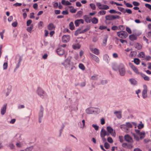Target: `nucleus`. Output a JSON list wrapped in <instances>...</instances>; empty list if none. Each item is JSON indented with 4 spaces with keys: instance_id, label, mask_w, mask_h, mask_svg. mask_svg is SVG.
Here are the masks:
<instances>
[{
    "instance_id": "6e6552de",
    "label": "nucleus",
    "mask_w": 151,
    "mask_h": 151,
    "mask_svg": "<svg viewBox=\"0 0 151 151\" xmlns=\"http://www.w3.org/2000/svg\"><path fill=\"white\" fill-rule=\"evenodd\" d=\"M106 130L108 134H110L112 137H115L116 136V132L111 127L108 126L106 127Z\"/></svg>"
},
{
    "instance_id": "864d4df0",
    "label": "nucleus",
    "mask_w": 151,
    "mask_h": 151,
    "mask_svg": "<svg viewBox=\"0 0 151 151\" xmlns=\"http://www.w3.org/2000/svg\"><path fill=\"white\" fill-rule=\"evenodd\" d=\"M104 146L106 149H107L109 148L110 147V145L109 143L107 142H105L104 144Z\"/></svg>"
},
{
    "instance_id": "f257e3e1",
    "label": "nucleus",
    "mask_w": 151,
    "mask_h": 151,
    "mask_svg": "<svg viewBox=\"0 0 151 151\" xmlns=\"http://www.w3.org/2000/svg\"><path fill=\"white\" fill-rule=\"evenodd\" d=\"M113 69L115 70H118L119 75L121 76H124L126 73V70L124 65L122 63L117 64L115 63H113L112 65Z\"/></svg>"
},
{
    "instance_id": "7ed1b4c3",
    "label": "nucleus",
    "mask_w": 151,
    "mask_h": 151,
    "mask_svg": "<svg viewBox=\"0 0 151 151\" xmlns=\"http://www.w3.org/2000/svg\"><path fill=\"white\" fill-rule=\"evenodd\" d=\"M132 125L129 122H127L125 124H122L120 126V127L123 131L127 132L130 128L132 127Z\"/></svg>"
},
{
    "instance_id": "b1692460",
    "label": "nucleus",
    "mask_w": 151,
    "mask_h": 151,
    "mask_svg": "<svg viewBox=\"0 0 151 151\" xmlns=\"http://www.w3.org/2000/svg\"><path fill=\"white\" fill-rule=\"evenodd\" d=\"M108 38V36L107 35H106L105 36L104 38L103 41V43L102 45L103 46H105L106 45V42L107 39Z\"/></svg>"
},
{
    "instance_id": "e433bc0d",
    "label": "nucleus",
    "mask_w": 151,
    "mask_h": 151,
    "mask_svg": "<svg viewBox=\"0 0 151 151\" xmlns=\"http://www.w3.org/2000/svg\"><path fill=\"white\" fill-rule=\"evenodd\" d=\"M135 47L137 50H140L142 48V46L140 44L137 43L135 44Z\"/></svg>"
},
{
    "instance_id": "5701e85b",
    "label": "nucleus",
    "mask_w": 151,
    "mask_h": 151,
    "mask_svg": "<svg viewBox=\"0 0 151 151\" xmlns=\"http://www.w3.org/2000/svg\"><path fill=\"white\" fill-rule=\"evenodd\" d=\"M129 81L131 84L133 86L136 85L137 84V81L135 79L132 78L129 79Z\"/></svg>"
},
{
    "instance_id": "09e8293b",
    "label": "nucleus",
    "mask_w": 151,
    "mask_h": 151,
    "mask_svg": "<svg viewBox=\"0 0 151 151\" xmlns=\"http://www.w3.org/2000/svg\"><path fill=\"white\" fill-rule=\"evenodd\" d=\"M106 12L105 11L101 10L99 11L98 13V14L100 15H104L106 14Z\"/></svg>"
},
{
    "instance_id": "e2e57ef3",
    "label": "nucleus",
    "mask_w": 151,
    "mask_h": 151,
    "mask_svg": "<svg viewBox=\"0 0 151 151\" xmlns=\"http://www.w3.org/2000/svg\"><path fill=\"white\" fill-rule=\"evenodd\" d=\"M111 29L113 30H115L118 29V27L116 26H113L111 27Z\"/></svg>"
},
{
    "instance_id": "c03bdc74",
    "label": "nucleus",
    "mask_w": 151,
    "mask_h": 151,
    "mask_svg": "<svg viewBox=\"0 0 151 151\" xmlns=\"http://www.w3.org/2000/svg\"><path fill=\"white\" fill-rule=\"evenodd\" d=\"M69 27L70 29L73 30L74 29L75 27L73 22H71L69 24Z\"/></svg>"
},
{
    "instance_id": "f8f14e48",
    "label": "nucleus",
    "mask_w": 151,
    "mask_h": 151,
    "mask_svg": "<svg viewBox=\"0 0 151 151\" xmlns=\"http://www.w3.org/2000/svg\"><path fill=\"white\" fill-rule=\"evenodd\" d=\"M70 38V36L68 35H64L62 38V40L63 42L65 43L68 42Z\"/></svg>"
},
{
    "instance_id": "473e14b6",
    "label": "nucleus",
    "mask_w": 151,
    "mask_h": 151,
    "mask_svg": "<svg viewBox=\"0 0 151 151\" xmlns=\"http://www.w3.org/2000/svg\"><path fill=\"white\" fill-rule=\"evenodd\" d=\"M91 22L94 24H96L98 22V19L95 17H94L93 18L91 19Z\"/></svg>"
},
{
    "instance_id": "a211bd4d",
    "label": "nucleus",
    "mask_w": 151,
    "mask_h": 151,
    "mask_svg": "<svg viewBox=\"0 0 151 151\" xmlns=\"http://www.w3.org/2000/svg\"><path fill=\"white\" fill-rule=\"evenodd\" d=\"M124 138L126 141L128 142H132V138L128 134L125 135Z\"/></svg>"
},
{
    "instance_id": "72a5a7b5",
    "label": "nucleus",
    "mask_w": 151,
    "mask_h": 151,
    "mask_svg": "<svg viewBox=\"0 0 151 151\" xmlns=\"http://www.w3.org/2000/svg\"><path fill=\"white\" fill-rule=\"evenodd\" d=\"M129 38L131 41H133L136 40L137 39L136 36L133 35H129Z\"/></svg>"
},
{
    "instance_id": "0e129e2a",
    "label": "nucleus",
    "mask_w": 151,
    "mask_h": 151,
    "mask_svg": "<svg viewBox=\"0 0 151 151\" xmlns=\"http://www.w3.org/2000/svg\"><path fill=\"white\" fill-rule=\"evenodd\" d=\"M32 20L31 19H29L27 22V25L28 26H29L32 23Z\"/></svg>"
},
{
    "instance_id": "052dcab7",
    "label": "nucleus",
    "mask_w": 151,
    "mask_h": 151,
    "mask_svg": "<svg viewBox=\"0 0 151 151\" xmlns=\"http://www.w3.org/2000/svg\"><path fill=\"white\" fill-rule=\"evenodd\" d=\"M98 76L96 75H94L91 77V79L93 80H96L98 79Z\"/></svg>"
},
{
    "instance_id": "f03ea898",
    "label": "nucleus",
    "mask_w": 151,
    "mask_h": 151,
    "mask_svg": "<svg viewBox=\"0 0 151 151\" xmlns=\"http://www.w3.org/2000/svg\"><path fill=\"white\" fill-rule=\"evenodd\" d=\"M61 64L66 69L70 70H72L74 67L71 56L68 57L61 63Z\"/></svg>"
},
{
    "instance_id": "2f4dec72",
    "label": "nucleus",
    "mask_w": 151,
    "mask_h": 151,
    "mask_svg": "<svg viewBox=\"0 0 151 151\" xmlns=\"http://www.w3.org/2000/svg\"><path fill=\"white\" fill-rule=\"evenodd\" d=\"M12 86H9L8 88H7V91L6 93V96H8L11 91Z\"/></svg>"
},
{
    "instance_id": "aec40b11",
    "label": "nucleus",
    "mask_w": 151,
    "mask_h": 151,
    "mask_svg": "<svg viewBox=\"0 0 151 151\" xmlns=\"http://www.w3.org/2000/svg\"><path fill=\"white\" fill-rule=\"evenodd\" d=\"M86 112L88 114H91L93 113V107H89L86 110Z\"/></svg>"
},
{
    "instance_id": "de8ad7c7",
    "label": "nucleus",
    "mask_w": 151,
    "mask_h": 151,
    "mask_svg": "<svg viewBox=\"0 0 151 151\" xmlns=\"http://www.w3.org/2000/svg\"><path fill=\"white\" fill-rule=\"evenodd\" d=\"M33 147L31 146L27 148L26 149L23 150H21L20 151H31L33 149Z\"/></svg>"
},
{
    "instance_id": "338daca9",
    "label": "nucleus",
    "mask_w": 151,
    "mask_h": 151,
    "mask_svg": "<svg viewBox=\"0 0 151 151\" xmlns=\"http://www.w3.org/2000/svg\"><path fill=\"white\" fill-rule=\"evenodd\" d=\"M145 6L151 10V5L148 4H146Z\"/></svg>"
},
{
    "instance_id": "c9c22d12",
    "label": "nucleus",
    "mask_w": 151,
    "mask_h": 151,
    "mask_svg": "<svg viewBox=\"0 0 151 151\" xmlns=\"http://www.w3.org/2000/svg\"><path fill=\"white\" fill-rule=\"evenodd\" d=\"M55 28V26L52 23H50L48 26V28L49 30L53 29Z\"/></svg>"
},
{
    "instance_id": "9d476101",
    "label": "nucleus",
    "mask_w": 151,
    "mask_h": 151,
    "mask_svg": "<svg viewBox=\"0 0 151 151\" xmlns=\"http://www.w3.org/2000/svg\"><path fill=\"white\" fill-rule=\"evenodd\" d=\"M89 55L90 58L93 61H95L97 63H99L100 62L99 58L97 56L91 53H90Z\"/></svg>"
},
{
    "instance_id": "2eb2a0df",
    "label": "nucleus",
    "mask_w": 151,
    "mask_h": 151,
    "mask_svg": "<svg viewBox=\"0 0 151 151\" xmlns=\"http://www.w3.org/2000/svg\"><path fill=\"white\" fill-rule=\"evenodd\" d=\"M78 124L80 127L81 129H83L86 127L85 124V120L83 119L81 121L79 122Z\"/></svg>"
},
{
    "instance_id": "774afa93",
    "label": "nucleus",
    "mask_w": 151,
    "mask_h": 151,
    "mask_svg": "<svg viewBox=\"0 0 151 151\" xmlns=\"http://www.w3.org/2000/svg\"><path fill=\"white\" fill-rule=\"evenodd\" d=\"M65 151H71L70 148L69 147H66L64 148Z\"/></svg>"
},
{
    "instance_id": "58836bf2",
    "label": "nucleus",
    "mask_w": 151,
    "mask_h": 151,
    "mask_svg": "<svg viewBox=\"0 0 151 151\" xmlns=\"http://www.w3.org/2000/svg\"><path fill=\"white\" fill-rule=\"evenodd\" d=\"M15 139L17 140H19L21 139V135L19 134H17L14 137Z\"/></svg>"
},
{
    "instance_id": "8fccbe9b",
    "label": "nucleus",
    "mask_w": 151,
    "mask_h": 151,
    "mask_svg": "<svg viewBox=\"0 0 151 151\" xmlns=\"http://www.w3.org/2000/svg\"><path fill=\"white\" fill-rule=\"evenodd\" d=\"M140 61L138 58H135L134 59V63L138 65L139 64Z\"/></svg>"
},
{
    "instance_id": "a19ab883",
    "label": "nucleus",
    "mask_w": 151,
    "mask_h": 151,
    "mask_svg": "<svg viewBox=\"0 0 151 151\" xmlns=\"http://www.w3.org/2000/svg\"><path fill=\"white\" fill-rule=\"evenodd\" d=\"M121 11L123 12L124 13L127 12L129 14H131L132 12V11L131 9H126L125 11H123L122 10H121Z\"/></svg>"
},
{
    "instance_id": "f704fd0d",
    "label": "nucleus",
    "mask_w": 151,
    "mask_h": 151,
    "mask_svg": "<svg viewBox=\"0 0 151 151\" xmlns=\"http://www.w3.org/2000/svg\"><path fill=\"white\" fill-rule=\"evenodd\" d=\"M101 9L107 10L109 9V7L106 5L102 4Z\"/></svg>"
},
{
    "instance_id": "5fc2aeb1",
    "label": "nucleus",
    "mask_w": 151,
    "mask_h": 151,
    "mask_svg": "<svg viewBox=\"0 0 151 151\" xmlns=\"http://www.w3.org/2000/svg\"><path fill=\"white\" fill-rule=\"evenodd\" d=\"M90 26H88L86 28L82 31L81 32L83 33L87 31L90 29Z\"/></svg>"
},
{
    "instance_id": "13d9d810",
    "label": "nucleus",
    "mask_w": 151,
    "mask_h": 151,
    "mask_svg": "<svg viewBox=\"0 0 151 151\" xmlns=\"http://www.w3.org/2000/svg\"><path fill=\"white\" fill-rule=\"evenodd\" d=\"M92 126V127L94 128V129H95V130L97 131L98 130L99 128V127L98 126H97V125L94 124H93Z\"/></svg>"
},
{
    "instance_id": "680f3d73",
    "label": "nucleus",
    "mask_w": 151,
    "mask_h": 151,
    "mask_svg": "<svg viewBox=\"0 0 151 151\" xmlns=\"http://www.w3.org/2000/svg\"><path fill=\"white\" fill-rule=\"evenodd\" d=\"M43 24V22L42 21H40L38 24V27L40 29H41L42 27Z\"/></svg>"
},
{
    "instance_id": "423d86ee",
    "label": "nucleus",
    "mask_w": 151,
    "mask_h": 151,
    "mask_svg": "<svg viewBox=\"0 0 151 151\" xmlns=\"http://www.w3.org/2000/svg\"><path fill=\"white\" fill-rule=\"evenodd\" d=\"M117 34L118 36L121 38L125 39L128 36L127 33L124 31L118 32Z\"/></svg>"
},
{
    "instance_id": "c85d7f7f",
    "label": "nucleus",
    "mask_w": 151,
    "mask_h": 151,
    "mask_svg": "<svg viewBox=\"0 0 151 151\" xmlns=\"http://www.w3.org/2000/svg\"><path fill=\"white\" fill-rule=\"evenodd\" d=\"M140 75L144 79L147 81H148L149 80L150 78H149L147 76L145 75L144 74L142 73H140Z\"/></svg>"
},
{
    "instance_id": "cd10ccee",
    "label": "nucleus",
    "mask_w": 151,
    "mask_h": 151,
    "mask_svg": "<svg viewBox=\"0 0 151 151\" xmlns=\"http://www.w3.org/2000/svg\"><path fill=\"white\" fill-rule=\"evenodd\" d=\"M83 18L87 23H90L91 22V19L87 16H83Z\"/></svg>"
},
{
    "instance_id": "49530a36",
    "label": "nucleus",
    "mask_w": 151,
    "mask_h": 151,
    "mask_svg": "<svg viewBox=\"0 0 151 151\" xmlns=\"http://www.w3.org/2000/svg\"><path fill=\"white\" fill-rule=\"evenodd\" d=\"M8 65L7 62L4 63L3 65V70H6L7 69Z\"/></svg>"
},
{
    "instance_id": "3c124183",
    "label": "nucleus",
    "mask_w": 151,
    "mask_h": 151,
    "mask_svg": "<svg viewBox=\"0 0 151 151\" xmlns=\"http://www.w3.org/2000/svg\"><path fill=\"white\" fill-rule=\"evenodd\" d=\"M5 32V30L3 29L1 32H0V35L1 36V38L2 40H3L4 38V34Z\"/></svg>"
},
{
    "instance_id": "603ef678",
    "label": "nucleus",
    "mask_w": 151,
    "mask_h": 151,
    "mask_svg": "<svg viewBox=\"0 0 151 151\" xmlns=\"http://www.w3.org/2000/svg\"><path fill=\"white\" fill-rule=\"evenodd\" d=\"M90 6L91 9L93 10L95 9L96 8V7L95 5L93 3L90 4Z\"/></svg>"
},
{
    "instance_id": "7c9ffc66",
    "label": "nucleus",
    "mask_w": 151,
    "mask_h": 151,
    "mask_svg": "<svg viewBox=\"0 0 151 151\" xmlns=\"http://www.w3.org/2000/svg\"><path fill=\"white\" fill-rule=\"evenodd\" d=\"M114 114L116 115L117 117L120 119L122 117L121 112L120 111H116L114 112Z\"/></svg>"
},
{
    "instance_id": "6e6d98bb",
    "label": "nucleus",
    "mask_w": 151,
    "mask_h": 151,
    "mask_svg": "<svg viewBox=\"0 0 151 151\" xmlns=\"http://www.w3.org/2000/svg\"><path fill=\"white\" fill-rule=\"evenodd\" d=\"M107 141L110 143H111L113 142V140L110 137H109L107 139Z\"/></svg>"
},
{
    "instance_id": "4be33fe9",
    "label": "nucleus",
    "mask_w": 151,
    "mask_h": 151,
    "mask_svg": "<svg viewBox=\"0 0 151 151\" xmlns=\"http://www.w3.org/2000/svg\"><path fill=\"white\" fill-rule=\"evenodd\" d=\"M130 67L136 73L140 75V73L138 72V69L134 65L131 64L130 65Z\"/></svg>"
},
{
    "instance_id": "dca6fc26",
    "label": "nucleus",
    "mask_w": 151,
    "mask_h": 151,
    "mask_svg": "<svg viewBox=\"0 0 151 151\" xmlns=\"http://www.w3.org/2000/svg\"><path fill=\"white\" fill-rule=\"evenodd\" d=\"M22 60V58L21 57H19L17 60H16L15 63H16V69H17L19 68L21 65V63Z\"/></svg>"
},
{
    "instance_id": "a18cd8bd",
    "label": "nucleus",
    "mask_w": 151,
    "mask_h": 151,
    "mask_svg": "<svg viewBox=\"0 0 151 151\" xmlns=\"http://www.w3.org/2000/svg\"><path fill=\"white\" fill-rule=\"evenodd\" d=\"M33 28V25H31L30 27H28L27 29V31L30 33H31L32 30Z\"/></svg>"
},
{
    "instance_id": "a878e982",
    "label": "nucleus",
    "mask_w": 151,
    "mask_h": 151,
    "mask_svg": "<svg viewBox=\"0 0 151 151\" xmlns=\"http://www.w3.org/2000/svg\"><path fill=\"white\" fill-rule=\"evenodd\" d=\"M105 18L106 20H114V15H110L106 16Z\"/></svg>"
},
{
    "instance_id": "393cba45",
    "label": "nucleus",
    "mask_w": 151,
    "mask_h": 151,
    "mask_svg": "<svg viewBox=\"0 0 151 151\" xmlns=\"http://www.w3.org/2000/svg\"><path fill=\"white\" fill-rule=\"evenodd\" d=\"M103 59L107 63H108L109 62V55L106 54H105L103 56Z\"/></svg>"
},
{
    "instance_id": "ea45409f",
    "label": "nucleus",
    "mask_w": 151,
    "mask_h": 151,
    "mask_svg": "<svg viewBox=\"0 0 151 151\" xmlns=\"http://www.w3.org/2000/svg\"><path fill=\"white\" fill-rule=\"evenodd\" d=\"M93 113L96 114L99 113L100 110L98 108H93Z\"/></svg>"
},
{
    "instance_id": "39448f33",
    "label": "nucleus",
    "mask_w": 151,
    "mask_h": 151,
    "mask_svg": "<svg viewBox=\"0 0 151 151\" xmlns=\"http://www.w3.org/2000/svg\"><path fill=\"white\" fill-rule=\"evenodd\" d=\"M44 108L42 105L40 106V109L38 113L39 122L40 123L41 122L42 119L43 117Z\"/></svg>"
},
{
    "instance_id": "4d7b16f0",
    "label": "nucleus",
    "mask_w": 151,
    "mask_h": 151,
    "mask_svg": "<svg viewBox=\"0 0 151 151\" xmlns=\"http://www.w3.org/2000/svg\"><path fill=\"white\" fill-rule=\"evenodd\" d=\"M9 146L11 149H14L15 148V146L12 143L9 144Z\"/></svg>"
},
{
    "instance_id": "f3484780",
    "label": "nucleus",
    "mask_w": 151,
    "mask_h": 151,
    "mask_svg": "<svg viewBox=\"0 0 151 151\" xmlns=\"http://www.w3.org/2000/svg\"><path fill=\"white\" fill-rule=\"evenodd\" d=\"M84 21L82 19H77L75 21L74 23L75 26L76 27H78L79 26V24H83Z\"/></svg>"
},
{
    "instance_id": "79ce46f5",
    "label": "nucleus",
    "mask_w": 151,
    "mask_h": 151,
    "mask_svg": "<svg viewBox=\"0 0 151 151\" xmlns=\"http://www.w3.org/2000/svg\"><path fill=\"white\" fill-rule=\"evenodd\" d=\"M145 53L143 52H141L138 55V56L139 58H144L145 57Z\"/></svg>"
},
{
    "instance_id": "1a4fd4ad",
    "label": "nucleus",
    "mask_w": 151,
    "mask_h": 151,
    "mask_svg": "<svg viewBox=\"0 0 151 151\" xmlns=\"http://www.w3.org/2000/svg\"><path fill=\"white\" fill-rule=\"evenodd\" d=\"M143 90L142 91V96L144 99L146 98L147 97V86L146 85H144L143 86Z\"/></svg>"
},
{
    "instance_id": "4c0bfd02",
    "label": "nucleus",
    "mask_w": 151,
    "mask_h": 151,
    "mask_svg": "<svg viewBox=\"0 0 151 151\" xmlns=\"http://www.w3.org/2000/svg\"><path fill=\"white\" fill-rule=\"evenodd\" d=\"M136 52L135 51H132L130 52L129 56L131 58L134 57L136 55Z\"/></svg>"
},
{
    "instance_id": "37998d69",
    "label": "nucleus",
    "mask_w": 151,
    "mask_h": 151,
    "mask_svg": "<svg viewBox=\"0 0 151 151\" xmlns=\"http://www.w3.org/2000/svg\"><path fill=\"white\" fill-rule=\"evenodd\" d=\"M79 68L82 70H85V67L84 65L82 63H80L78 65Z\"/></svg>"
},
{
    "instance_id": "4468645a",
    "label": "nucleus",
    "mask_w": 151,
    "mask_h": 151,
    "mask_svg": "<svg viewBox=\"0 0 151 151\" xmlns=\"http://www.w3.org/2000/svg\"><path fill=\"white\" fill-rule=\"evenodd\" d=\"M100 135L101 137H104L106 136H109V134H107L106 131L103 128H102L100 132Z\"/></svg>"
},
{
    "instance_id": "bb28decb",
    "label": "nucleus",
    "mask_w": 151,
    "mask_h": 151,
    "mask_svg": "<svg viewBox=\"0 0 151 151\" xmlns=\"http://www.w3.org/2000/svg\"><path fill=\"white\" fill-rule=\"evenodd\" d=\"M61 3L64 5H71V3L67 1L62 0L61 1Z\"/></svg>"
},
{
    "instance_id": "bf43d9fd",
    "label": "nucleus",
    "mask_w": 151,
    "mask_h": 151,
    "mask_svg": "<svg viewBox=\"0 0 151 151\" xmlns=\"http://www.w3.org/2000/svg\"><path fill=\"white\" fill-rule=\"evenodd\" d=\"M96 5L98 7L99 9H101V4L100 2H97L96 3Z\"/></svg>"
},
{
    "instance_id": "69168bd1",
    "label": "nucleus",
    "mask_w": 151,
    "mask_h": 151,
    "mask_svg": "<svg viewBox=\"0 0 151 151\" xmlns=\"http://www.w3.org/2000/svg\"><path fill=\"white\" fill-rule=\"evenodd\" d=\"M126 30L128 33L130 34L132 33V31L130 29L129 27H127L126 28Z\"/></svg>"
},
{
    "instance_id": "c756f323",
    "label": "nucleus",
    "mask_w": 151,
    "mask_h": 151,
    "mask_svg": "<svg viewBox=\"0 0 151 151\" xmlns=\"http://www.w3.org/2000/svg\"><path fill=\"white\" fill-rule=\"evenodd\" d=\"M72 47L74 49H78L80 48L81 45L78 43H74Z\"/></svg>"
},
{
    "instance_id": "412c9836",
    "label": "nucleus",
    "mask_w": 151,
    "mask_h": 151,
    "mask_svg": "<svg viewBox=\"0 0 151 151\" xmlns=\"http://www.w3.org/2000/svg\"><path fill=\"white\" fill-rule=\"evenodd\" d=\"M25 144V142L24 141H18L16 144V145L18 147H21L24 145Z\"/></svg>"
},
{
    "instance_id": "9b49d317",
    "label": "nucleus",
    "mask_w": 151,
    "mask_h": 151,
    "mask_svg": "<svg viewBox=\"0 0 151 151\" xmlns=\"http://www.w3.org/2000/svg\"><path fill=\"white\" fill-rule=\"evenodd\" d=\"M7 107V104H5L3 105L0 109V113L1 115H4L6 113Z\"/></svg>"
},
{
    "instance_id": "0eeeda50",
    "label": "nucleus",
    "mask_w": 151,
    "mask_h": 151,
    "mask_svg": "<svg viewBox=\"0 0 151 151\" xmlns=\"http://www.w3.org/2000/svg\"><path fill=\"white\" fill-rule=\"evenodd\" d=\"M89 49L90 51L94 54L98 55L99 54V51L97 48H94V46L92 45H91L89 46Z\"/></svg>"
},
{
    "instance_id": "ddd939ff",
    "label": "nucleus",
    "mask_w": 151,
    "mask_h": 151,
    "mask_svg": "<svg viewBox=\"0 0 151 151\" xmlns=\"http://www.w3.org/2000/svg\"><path fill=\"white\" fill-rule=\"evenodd\" d=\"M135 132L136 133L139 135L140 137V138L141 139L143 138L145 136V133L144 132H140V131L139 130L136 129L135 130Z\"/></svg>"
},
{
    "instance_id": "20e7f679",
    "label": "nucleus",
    "mask_w": 151,
    "mask_h": 151,
    "mask_svg": "<svg viewBox=\"0 0 151 151\" xmlns=\"http://www.w3.org/2000/svg\"><path fill=\"white\" fill-rule=\"evenodd\" d=\"M37 94L41 98L44 99L47 97L46 93L41 88L38 87L37 90Z\"/></svg>"
},
{
    "instance_id": "6ab92c4d",
    "label": "nucleus",
    "mask_w": 151,
    "mask_h": 151,
    "mask_svg": "<svg viewBox=\"0 0 151 151\" xmlns=\"http://www.w3.org/2000/svg\"><path fill=\"white\" fill-rule=\"evenodd\" d=\"M57 54L60 55H62L64 53V49L61 48H58L56 50Z\"/></svg>"
}]
</instances>
